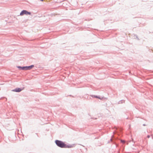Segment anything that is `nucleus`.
<instances>
[{"label":"nucleus","mask_w":153,"mask_h":153,"mask_svg":"<svg viewBox=\"0 0 153 153\" xmlns=\"http://www.w3.org/2000/svg\"><path fill=\"white\" fill-rule=\"evenodd\" d=\"M34 67V65H32L28 66H17L16 67L19 69L22 70H30Z\"/></svg>","instance_id":"obj_2"},{"label":"nucleus","mask_w":153,"mask_h":153,"mask_svg":"<svg viewBox=\"0 0 153 153\" xmlns=\"http://www.w3.org/2000/svg\"><path fill=\"white\" fill-rule=\"evenodd\" d=\"M147 137L148 138H149L150 137V136L149 135H147Z\"/></svg>","instance_id":"obj_8"},{"label":"nucleus","mask_w":153,"mask_h":153,"mask_svg":"<svg viewBox=\"0 0 153 153\" xmlns=\"http://www.w3.org/2000/svg\"><path fill=\"white\" fill-rule=\"evenodd\" d=\"M111 140H112V139H111H111H110V140H111Z\"/></svg>","instance_id":"obj_13"},{"label":"nucleus","mask_w":153,"mask_h":153,"mask_svg":"<svg viewBox=\"0 0 153 153\" xmlns=\"http://www.w3.org/2000/svg\"><path fill=\"white\" fill-rule=\"evenodd\" d=\"M125 100H121L120 101L118 102V104H122L123 102H124Z\"/></svg>","instance_id":"obj_6"},{"label":"nucleus","mask_w":153,"mask_h":153,"mask_svg":"<svg viewBox=\"0 0 153 153\" xmlns=\"http://www.w3.org/2000/svg\"><path fill=\"white\" fill-rule=\"evenodd\" d=\"M121 142L122 143H124V141L123 140H121Z\"/></svg>","instance_id":"obj_9"},{"label":"nucleus","mask_w":153,"mask_h":153,"mask_svg":"<svg viewBox=\"0 0 153 153\" xmlns=\"http://www.w3.org/2000/svg\"><path fill=\"white\" fill-rule=\"evenodd\" d=\"M54 142L58 147L61 148H71L74 147L75 145V144H67L65 143V142L58 140H55Z\"/></svg>","instance_id":"obj_1"},{"label":"nucleus","mask_w":153,"mask_h":153,"mask_svg":"<svg viewBox=\"0 0 153 153\" xmlns=\"http://www.w3.org/2000/svg\"><path fill=\"white\" fill-rule=\"evenodd\" d=\"M120 133H122V131H121V129H120Z\"/></svg>","instance_id":"obj_11"},{"label":"nucleus","mask_w":153,"mask_h":153,"mask_svg":"<svg viewBox=\"0 0 153 153\" xmlns=\"http://www.w3.org/2000/svg\"><path fill=\"white\" fill-rule=\"evenodd\" d=\"M41 1H43L44 0H40Z\"/></svg>","instance_id":"obj_12"},{"label":"nucleus","mask_w":153,"mask_h":153,"mask_svg":"<svg viewBox=\"0 0 153 153\" xmlns=\"http://www.w3.org/2000/svg\"><path fill=\"white\" fill-rule=\"evenodd\" d=\"M24 87H23L22 88H16L15 89H13L12 91L16 92H19L23 90L24 89Z\"/></svg>","instance_id":"obj_4"},{"label":"nucleus","mask_w":153,"mask_h":153,"mask_svg":"<svg viewBox=\"0 0 153 153\" xmlns=\"http://www.w3.org/2000/svg\"><path fill=\"white\" fill-rule=\"evenodd\" d=\"M143 126H146V125L145 124H143Z\"/></svg>","instance_id":"obj_10"},{"label":"nucleus","mask_w":153,"mask_h":153,"mask_svg":"<svg viewBox=\"0 0 153 153\" xmlns=\"http://www.w3.org/2000/svg\"><path fill=\"white\" fill-rule=\"evenodd\" d=\"M134 37H135L134 38L135 39H136L138 40H139L140 39L136 35H135L134 36Z\"/></svg>","instance_id":"obj_7"},{"label":"nucleus","mask_w":153,"mask_h":153,"mask_svg":"<svg viewBox=\"0 0 153 153\" xmlns=\"http://www.w3.org/2000/svg\"><path fill=\"white\" fill-rule=\"evenodd\" d=\"M90 96L92 97V98H96L98 99H100L102 100H103V99H105V98L104 97H102L101 98L99 96L94 95H90Z\"/></svg>","instance_id":"obj_5"},{"label":"nucleus","mask_w":153,"mask_h":153,"mask_svg":"<svg viewBox=\"0 0 153 153\" xmlns=\"http://www.w3.org/2000/svg\"><path fill=\"white\" fill-rule=\"evenodd\" d=\"M116 147H117V145H116Z\"/></svg>","instance_id":"obj_14"},{"label":"nucleus","mask_w":153,"mask_h":153,"mask_svg":"<svg viewBox=\"0 0 153 153\" xmlns=\"http://www.w3.org/2000/svg\"><path fill=\"white\" fill-rule=\"evenodd\" d=\"M24 15H31V13L30 12H29L27 10H23L21 11V12L20 13V15L22 16Z\"/></svg>","instance_id":"obj_3"}]
</instances>
